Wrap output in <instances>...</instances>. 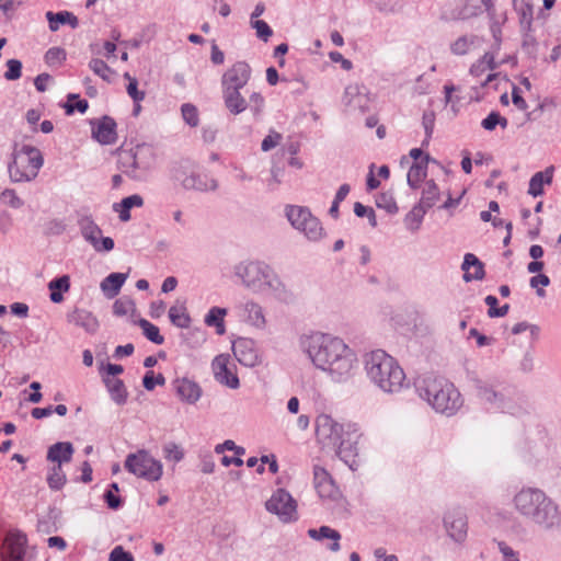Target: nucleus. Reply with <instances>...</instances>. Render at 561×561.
Returning a JSON list of instances; mask_svg holds the SVG:
<instances>
[{
  "mask_svg": "<svg viewBox=\"0 0 561 561\" xmlns=\"http://www.w3.org/2000/svg\"><path fill=\"white\" fill-rule=\"evenodd\" d=\"M144 205V199L140 195H130L122 199L121 203L114 204V210L119 214V219L122 221H128L130 219V209L133 207H141Z\"/></svg>",
  "mask_w": 561,
  "mask_h": 561,
  "instance_id": "31",
  "label": "nucleus"
},
{
  "mask_svg": "<svg viewBox=\"0 0 561 561\" xmlns=\"http://www.w3.org/2000/svg\"><path fill=\"white\" fill-rule=\"evenodd\" d=\"M92 137L102 145H113L117 140L116 123L108 116L92 125Z\"/></svg>",
  "mask_w": 561,
  "mask_h": 561,
  "instance_id": "18",
  "label": "nucleus"
},
{
  "mask_svg": "<svg viewBox=\"0 0 561 561\" xmlns=\"http://www.w3.org/2000/svg\"><path fill=\"white\" fill-rule=\"evenodd\" d=\"M316 438L322 448L334 449L339 458L350 463L359 454L364 434L357 423H340L322 413L316 419Z\"/></svg>",
  "mask_w": 561,
  "mask_h": 561,
  "instance_id": "2",
  "label": "nucleus"
},
{
  "mask_svg": "<svg viewBox=\"0 0 561 561\" xmlns=\"http://www.w3.org/2000/svg\"><path fill=\"white\" fill-rule=\"evenodd\" d=\"M252 27L255 28L257 37L263 39L264 42H267L273 34V31L270 27V25L263 20L252 21Z\"/></svg>",
  "mask_w": 561,
  "mask_h": 561,
  "instance_id": "52",
  "label": "nucleus"
},
{
  "mask_svg": "<svg viewBox=\"0 0 561 561\" xmlns=\"http://www.w3.org/2000/svg\"><path fill=\"white\" fill-rule=\"evenodd\" d=\"M172 179L184 190L211 191L217 187L216 181L206 173H198L194 163L180 162L172 170Z\"/></svg>",
  "mask_w": 561,
  "mask_h": 561,
  "instance_id": "7",
  "label": "nucleus"
},
{
  "mask_svg": "<svg viewBox=\"0 0 561 561\" xmlns=\"http://www.w3.org/2000/svg\"><path fill=\"white\" fill-rule=\"evenodd\" d=\"M513 8L519 16L520 25L529 30L534 20V5L531 0H513Z\"/></svg>",
  "mask_w": 561,
  "mask_h": 561,
  "instance_id": "28",
  "label": "nucleus"
},
{
  "mask_svg": "<svg viewBox=\"0 0 561 561\" xmlns=\"http://www.w3.org/2000/svg\"><path fill=\"white\" fill-rule=\"evenodd\" d=\"M415 387L437 412L454 414L462 404L460 392L445 378L426 375L416 379Z\"/></svg>",
  "mask_w": 561,
  "mask_h": 561,
  "instance_id": "3",
  "label": "nucleus"
},
{
  "mask_svg": "<svg viewBox=\"0 0 561 561\" xmlns=\"http://www.w3.org/2000/svg\"><path fill=\"white\" fill-rule=\"evenodd\" d=\"M329 56H330V59H331L332 61H334V62H341V65H342L343 69H345V70H350V69H352V66H353V65H352V61H351V60H348V59H345L341 53H339V51H331V53L329 54Z\"/></svg>",
  "mask_w": 561,
  "mask_h": 561,
  "instance_id": "62",
  "label": "nucleus"
},
{
  "mask_svg": "<svg viewBox=\"0 0 561 561\" xmlns=\"http://www.w3.org/2000/svg\"><path fill=\"white\" fill-rule=\"evenodd\" d=\"M306 351L313 365L335 381L347 380L356 369L355 353L339 337L312 334L307 339Z\"/></svg>",
  "mask_w": 561,
  "mask_h": 561,
  "instance_id": "1",
  "label": "nucleus"
},
{
  "mask_svg": "<svg viewBox=\"0 0 561 561\" xmlns=\"http://www.w3.org/2000/svg\"><path fill=\"white\" fill-rule=\"evenodd\" d=\"M108 561H134V557L130 552L125 551L122 546H117L111 551Z\"/></svg>",
  "mask_w": 561,
  "mask_h": 561,
  "instance_id": "58",
  "label": "nucleus"
},
{
  "mask_svg": "<svg viewBox=\"0 0 561 561\" xmlns=\"http://www.w3.org/2000/svg\"><path fill=\"white\" fill-rule=\"evenodd\" d=\"M426 164L427 160L424 159L421 162H414L408 172V183L412 187H416L419 183L426 176Z\"/></svg>",
  "mask_w": 561,
  "mask_h": 561,
  "instance_id": "40",
  "label": "nucleus"
},
{
  "mask_svg": "<svg viewBox=\"0 0 561 561\" xmlns=\"http://www.w3.org/2000/svg\"><path fill=\"white\" fill-rule=\"evenodd\" d=\"M43 162V156L37 148L28 145L15 147L12 162L9 164L11 181L21 183L34 180Z\"/></svg>",
  "mask_w": 561,
  "mask_h": 561,
  "instance_id": "6",
  "label": "nucleus"
},
{
  "mask_svg": "<svg viewBox=\"0 0 561 561\" xmlns=\"http://www.w3.org/2000/svg\"><path fill=\"white\" fill-rule=\"evenodd\" d=\"M124 78L128 80L127 93L135 103H140L145 99V92L138 90V81L131 77L128 72L124 75Z\"/></svg>",
  "mask_w": 561,
  "mask_h": 561,
  "instance_id": "45",
  "label": "nucleus"
},
{
  "mask_svg": "<svg viewBox=\"0 0 561 561\" xmlns=\"http://www.w3.org/2000/svg\"><path fill=\"white\" fill-rule=\"evenodd\" d=\"M282 135L276 131H271L262 141L261 148L263 151H268L275 148L282 140Z\"/></svg>",
  "mask_w": 561,
  "mask_h": 561,
  "instance_id": "57",
  "label": "nucleus"
},
{
  "mask_svg": "<svg viewBox=\"0 0 561 561\" xmlns=\"http://www.w3.org/2000/svg\"><path fill=\"white\" fill-rule=\"evenodd\" d=\"M546 494L540 490H522L515 496V506L520 514L531 517L540 503L545 502Z\"/></svg>",
  "mask_w": 561,
  "mask_h": 561,
  "instance_id": "14",
  "label": "nucleus"
},
{
  "mask_svg": "<svg viewBox=\"0 0 561 561\" xmlns=\"http://www.w3.org/2000/svg\"><path fill=\"white\" fill-rule=\"evenodd\" d=\"M69 323L81 327L89 332H94L98 329V320L92 313L84 309H75L67 316Z\"/></svg>",
  "mask_w": 561,
  "mask_h": 561,
  "instance_id": "24",
  "label": "nucleus"
},
{
  "mask_svg": "<svg viewBox=\"0 0 561 561\" xmlns=\"http://www.w3.org/2000/svg\"><path fill=\"white\" fill-rule=\"evenodd\" d=\"M227 314V310L219 307H213L209 309L208 313L205 317V323L208 327H215L218 334L225 333V317Z\"/></svg>",
  "mask_w": 561,
  "mask_h": 561,
  "instance_id": "35",
  "label": "nucleus"
},
{
  "mask_svg": "<svg viewBox=\"0 0 561 561\" xmlns=\"http://www.w3.org/2000/svg\"><path fill=\"white\" fill-rule=\"evenodd\" d=\"M236 274L242 283L253 290H273L279 298L286 299L289 294L273 270L262 262H242L236 266Z\"/></svg>",
  "mask_w": 561,
  "mask_h": 561,
  "instance_id": "5",
  "label": "nucleus"
},
{
  "mask_svg": "<svg viewBox=\"0 0 561 561\" xmlns=\"http://www.w3.org/2000/svg\"><path fill=\"white\" fill-rule=\"evenodd\" d=\"M499 548L505 561H519L517 553L504 542H500Z\"/></svg>",
  "mask_w": 561,
  "mask_h": 561,
  "instance_id": "60",
  "label": "nucleus"
},
{
  "mask_svg": "<svg viewBox=\"0 0 561 561\" xmlns=\"http://www.w3.org/2000/svg\"><path fill=\"white\" fill-rule=\"evenodd\" d=\"M251 77V68L247 62L232 65L222 76V90H240Z\"/></svg>",
  "mask_w": 561,
  "mask_h": 561,
  "instance_id": "12",
  "label": "nucleus"
},
{
  "mask_svg": "<svg viewBox=\"0 0 561 561\" xmlns=\"http://www.w3.org/2000/svg\"><path fill=\"white\" fill-rule=\"evenodd\" d=\"M65 58V50L58 47L50 48L45 55V60L48 65L60 64Z\"/></svg>",
  "mask_w": 561,
  "mask_h": 561,
  "instance_id": "56",
  "label": "nucleus"
},
{
  "mask_svg": "<svg viewBox=\"0 0 561 561\" xmlns=\"http://www.w3.org/2000/svg\"><path fill=\"white\" fill-rule=\"evenodd\" d=\"M68 104L66 105V111L68 114L73 113L76 110L80 113H84L88 110V101L79 99L77 94H69Z\"/></svg>",
  "mask_w": 561,
  "mask_h": 561,
  "instance_id": "49",
  "label": "nucleus"
},
{
  "mask_svg": "<svg viewBox=\"0 0 561 561\" xmlns=\"http://www.w3.org/2000/svg\"><path fill=\"white\" fill-rule=\"evenodd\" d=\"M265 506L268 512L276 514L285 523L297 519L296 501L283 489H278Z\"/></svg>",
  "mask_w": 561,
  "mask_h": 561,
  "instance_id": "10",
  "label": "nucleus"
},
{
  "mask_svg": "<svg viewBox=\"0 0 561 561\" xmlns=\"http://www.w3.org/2000/svg\"><path fill=\"white\" fill-rule=\"evenodd\" d=\"M182 117L191 127H196L199 123L198 111L191 103H185L181 107Z\"/></svg>",
  "mask_w": 561,
  "mask_h": 561,
  "instance_id": "47",
  "label": "nucleus"
},
{
  "mask_svg": "<svg viewBox=\"0 0 561 561\" xmlns=\"http://www.w3.org/2000/svg\"><path fill=\"white\" fill-rule=\"evenodd\" d=\"M48 288L50 290V300L59 304L64 300L62 291H68L70 288V278L67 275L55 278L49 282Z\"/></svg>",
  "mask_w": 561,
  "mask_h": 561,
  "instance_id": "33",
  "label": "nucleus"
},
{
  "mask_svg": "<svg viewBox=\"0 0 561 561\" xmlns=\"http://www.w3.org/2000/svg\"><path fill=\"white\" fill-rule=\"evenodd\" d=\"M530 519L543 527H553L559 525L561 517L558 506L550 499L545 496V502L538 505Z\"/></svg>",
  "mask_w": 561,
  "mask_h": 561,
  "instance_id": "16",
  "label": "nucleus"
},
{
  "mask_svg": "<svg viewBox=\"0 0 561 561\" xmlns=\"http://www.w3.org/2000/svg\"><path fill=\"white\" fill-rule=\"evenodd\" d=\"M314 486L319 495L323 499H333L339 490L332 480L330 473L322 467L316 466L313 469Z\"/></svg>",
  "mask_w": 561,
  "mask_h": 561,
  "instance_id": "19",
  "label": "nucleus"
},
{
  "mask_svg": "<svg viewBox=\"0 0 561 561\" xmlns=\"http://www.w3.org/2000/svg\"><path fill=\"white\" fill-rule=\"evenodd\" d=\"M366 371L371 382L385 392H397L404 383L405 374L398 362L381 350L373 351L366 358Z\"/></svg>",
  "mask_w": 561,
  "mask_h": 561,
  "instance_id": "4",
  "label": "nucleus"
},
{
  "mask_svg": "<svg viewBox=\"0 0 561 561\" xmlns=\"http://www.w3.org/2000/svg\"><path fill=\"white\" fill-rule=\"evenodd\" d=\"M553 171V167H549L545 171L535 173L529 181L528 193L534 197L542 195L543 186L552 182Z\"/></svg>",
  "mask_w": 561,
  "mask_h": 561,
  "instance_id": "25",
  "label": "nucleus"
},
{
  "mask_svg": "<svg viewBox=\"0 0 561 561\" xmlns=\"http://www.w3.org/2000/svg\"><path fill=\"white\" fill-rule=\"evenodd\" d=\"M139 327L141 328L142 333L149 341H151L158 345H160L164 342L163 336L160 334L159 328L157 325L152 324L151 322H149L148 320L140 319Z\"/></svg>",
  "mask_w": 561,
  "mask_h": 561,
  "instance_id": "41",
  "label": "nucleus"
},
{
  "mask_svg": "<svg viewBox=\"0 0 561 561\" xmlns=\"http://www.w3.org/2000/svg\"><path fill=\"white\" fill-rule=\"evenodd\" d=\"M426 209L427 208H425L421 203H419V205L414 206L412 210L408 214L405 218L407 224L411 226L414 224V226L417 227Z\"/></svg>",
  "mask_w": 561,
  "mask_h": 561,
  "instance_id": "54",
  "label": "nucleus"
},
{
  "mask_svg": "<svg viewBox=\"0 0 561 561\" xmlns=\"http://www.w3.org/2000/svg\"><path fill=\"white\" fill-rule=\"evenodd\" d=\"M286 216L291 226L301 231L309 240L317 241L323 236L321 222L301 206H288Z\"/></svg>",
  "mask_w": 561,
  "mask_h": 561,
  "instance_id": "9",
  "label": "nucleus"
},
{
  "mask_svg": "<svg viewBox=\"0 0 561 561\" xmlns=\"http://www.w3.org/2000/svg\"><path fill=\"white\" fill-rule=\"evenodd\" d=\"M127 276L123 273H112L101 283V288L110 297H114L118 294L119 289L124 285Z\"/></svg>",
  "mask_w": 561,
  "mask_h": 561,
  "instance_id": "34",
  "label": "nucleus"
},
{
  "mask_svg": "<svg viewBox=\"0 0 561 561\" xmlns=\"http://www.w3.org/2000/svg\"><path fill=\"white\" fill-rule=\"evenodd\" d=\"M7 66H8V70L5 71L4 73V78L7 80H18L22 72V64L20 60L18 59H10L8 60L7 62Z\"/></svg>",
  "mask_w": 561,
  "mask_h": 561,
  "instance_id": "53",
  "label": "nucleus"
},
{
  "mask_svg": "<svg viewBox=\"0 0 561 561\" xmlns=\"http://www.w3.org/2000/svg\"><path fill=\"white\" fill-rule=\"evenodd\" d=\"M500 125L503 129H505L508 125L507 118L502 116L499 112H491L482 122L481 126L485 130H493L495 127Z\"/></svg>",
  "mask_w": 561,
  "mask_h": 561,
  "instance_id": "42",
  "label": "nucleus"
},
{
  "mask_svg": "<svg viewBox=\"0 0 561 561\" xmlns=\"http://www.w3.org/2000/svg\"><path fill=\"white\" fill-rule=\"evenodd\" d=\"M243 312L247 321L256 328H262L265 324V318L262 308L255 302H247L243 306Z\"/></svg>",
  "mask_w": 561,
  "mask_h": 561,
  "instance_id": "36",
  "label": "nucleus"
},
{
  "mask_svg": "<svg viewBox=\"0 0 561 561\" xmlns=\"http://www.w3.org/2000/svg\"><path fill=\"white\" fill-rule=\"evenodd\" d=\"M445 528L451 539L462 542L467 538L468 523L466 515L459 510L449 511L444 518Z\"/></svg>",
  "mask_w": 561,
  "mask_h": 561,
  "instance_id": "13",
  "label": "nucleus"
},
{
  "mask_svg": "<svg viewBox=\"0 0 561 561\" xmlns=\"http://www.w3.org/2000/svg\"><path fill=\"white\" fill-rule=\"evenodd\" d=\"M222 93L225 104L232 114H240L248 107V103L241 95L240 90H222Z\"/></svg>",
  "mask_w": 561,
  "mask_h": 561,
  "instance_id": "30",
  "label": "nucleus"
},
{
  "mask_svg": "<svg viewBox=\"0 0 561 561\" xmlns=\"http://www.w3.org/2000/svg\"><path fill=\"white\" fill-rule=\"evenodd\" d=\"M163 455L167 460L179 462L183 459L184 451L179 445L169 443L163 447Z\"/></svg>",
  "mask_w": 561,
  "mask_h": 561,
  "instance_id": "48",
  "label": "nucleus"
},
{
  "mask_svg": "<svg viewBox=\"0 0 561 561\" xmlns=\"http://www.w3.org/2000/svg\"><path fill=\"white\" fill-rule=\"evenodd\" d=\"M308 535L314 540L330 539L332 541L330 546L332 551H337L340 549L339 541L341 539V535L335 529H332L328 526H321L319 529H309Z\"/></svg>",
  "mask_w": 561,
  "mask_h": 561,
  "instance_id": "32",
  "label": "nucleus"
},
{
  "mask_svg": "<svg viewBox=\"0 0 561 561\" xmlns=\"http://www.w3.org/2000/svg\"><path fill=\"white\" fill-rule=\"evenodd\" d=\"M438 198H439V191H438L437 185L433 181L425 182L423 190H422V196H421L420 203L425 208L428 209L435 205V203L438 201Z\"/></svg>",
  "mask_w": 561,
  "mask_h": 561,
  "instance_id": "38",
  "label": "nucleus"
},
{
  "mask_svg": "<svg viewBox=\"0 0 561 561\" xmlns=\"http://www.w3.org/2000/svg\"><path fill=\"white\" fill-rule=\"evenodd\" d=\"M105 386L113 401L124 404L127 401L128 392L123 380L113 377H103Z\"/></svg>",
  "mask_w": 561,
  "mask_h": 561,
  "instance_id": "29",
  "label": "nucleus"
},
{
  "mask_svg": "<svg viewBox=\"0 0 561 561\" xmlns=\"http://www.w3.org/2000/svg\"><path fill=\"white\" fill-rule=\"evenodd\" d=\"M211 369L218 382L231 389L239 387L240 382L236 374V366L231 363L229 355L220 354L216 356L211 363Z\"/></svg>",
  "mask_w": 561,
  "mask_h": 561,
  "instance_id": "11",
  "label": "nucleus"
},
{
  "mask_svg": "<svg viewBox=\"0 0 561 561\" xmlns=\"http://www.w3.org/2000/svg\"><path fill=\"white\" fill-rule=\"evenodd\" d=\"M549 284H550V279L545 274H539V275L533 276L530 278V286L534 288H538L539 286L546 287Z\"/></svg>",
  "mask_w": 561,
  "mask_h": 561,
  "instance_id": "64",
  "label": "nucleus"
},
{
  "mask_svg": "<svg viewBox=\"0 0 561 561\" xmlns=\"http://www.w3.org/2000/svg\"><path fill=\"white\" fill-rule=\"evenodd\" d=\"M67 482L66 473L62 470V465L51 463L47 474V483L51 490H60Z\"/></svg>",
  "mask_w": 561,
  "mask_h": 561,
  "instance_id": "37",
  "label": "nucleus"
},
{
  "mask_svg": "<svg viewBox=\"0 0 561 561\" xmlns=\"http://www.w3.org/2000/svg\"><path fill=\"white\" fill-rule=\"evenodd\" d=\"M169 319L178 328L186 329L191 325V317L184 301H176L169 309Z\"/></svg>",
  "mask_w": 561,
  "mask_h": 561,
  "instance_id": "26",
  "label": "nucleus"
},
{
  "mask_svg": "<svg viewBox=\"0 0 561 561\" xmlns=\"http://www.w3.org/2000/svg\"><path fill=\"white\" fill-rule=\"evenodd\" d=\"M376 205L389 214H396L399 209L392 194L389 193L379 194L376 199Z\"/></svg>",
  "mask_w": 561,
  "mask_h": 561,
  "instance_id": "46",
  "label": "nucleus"
},
{
  "mask_svg": "<svg viewBox=\"0 0 561 561\" xmlns=\"http://www.w3.org/2000/svg\"><path fill=\"white\" fill-rule=\"evenodd\" d=\"M462 270L465 272L463 279L481 280L484 277V267L482 262L472 253H467L463 259Z\"/></svg>",
  "mask_w": 561,
  "mask_h": 561,
  "instance_id": "23",
  "label": "nucleus"
},
{
  "mask_svg": "<svg viewBox=\"0 0 561 561\" xmlns=\"http://www.w3.org/2000/svg\"><path fill=\"white\" fill-rule=\"evenodd\" d=\"M174 389L180 399L186 403H195L202 396V389L195 381L188 378H180L174 381Z\"/></svg>",
  "mask_w": 561,
  "mask_h": 561,
  "instance_id": "20",
  "label": "nucleus"
},
{
  "mask_svg": "<svg viewBox=\"0 0 561 561\" xmlns=\"http://www.w3.org/2000/svg\"><path fill=\"white\" fill-rule=\"evenodd\" d=\"M354 213L357 217H364V216H368V217H371L373 219H375V213H374V209L370 208V207H366L365 205H363L362 203L359 202H356L354 204Z\"/></svg>",
  "mask_w": 561,
  "mask_h": 561,
  "instance_id": "59",
  "label": "nucleus"
},
{
  "mask_svg": "<svg viewBox=\"0 0 561 561\" xmlns=\"http://www.w3.org/2000/svg\"><path fill=\"white\" fill-rule=\"evenodd\" d=\"M0 199L3 204L13 208H19L23 205L22 199L16 195L14 190L7 188L1 193Z\"/></svg>",
  "mask_w": 561,
  "mask_h": 561,
  "instance_id": "51",
  "label": "nucleus"
},
{
  "mask_svg": "<svg viewBox=\"0 0 561 561\" xmlns=\"http://www.w3.org/2000/svg\"><path fill=\"white\" fill-rule=\"evenodd\" d=\"M49 80H50V76L48 73L38 75L34 81L35 88L39 92H44L47 88V83L49 82Z\"/></svg>",
  "mask_w": 561,
  "mask_h": 561,
  "instance_id": "63",
  "label": "nucleus"
},
{
  "mask_svg": "<svg viewBox=\"0 0 561 561\" xmlns=\"http://www.w3.org/2000/svg\"><path fill=\"white\" fill-rule=\"evenodd\" d=\"M73 446L69 442H60L51 445L47 451V460L51 463H69L73 455Z\"/></svg>",
  "mask_w": 561,
  "mask_h": 561,
  "instance_id": "21",
  "label": "nucleus"
},
{
  "mask_svg": "<svg viewBox=\"0 0 561 561\" xmlns=\"http://www.w3.org/2000/svg\"><path fill=\"white\" fill-rule=\"evenodd\" d=\"M232 351L238 362L244 366L253 367L259 364L260 358L254 342L249 339H238Z\"/></svg>",
  "mask_w": 561,
  "mask_h": 561,
  "instance_id": "17",
  "label": "nucleus"
},
{
  "mask_svg": "<svg viewBox=\"0 0 561 561\" xmlns=\"http://www.w3.org/2000/svg\"><path fill=\"white\" fill-rule=\"evenodd\" d=\"M90 69L103 80L110 82L112 80V69L101 59H92L89 64Z\"/></svg>",
  "mask_w": 561,
  "mask_h": 561,
  "instance_id": "43",
  "label": "nucleus"
},
{
  "mask_svg": "<svg viewBox=\"0 0 561 561\" xmlns=\"http://www.w3.org/2000/svg\"><path fill=\"white\" fill-rule=\"evenodd\" d=\"M164 383H165L164 376L161 374H158L157 376H154L152 370L147 371L142 379V385H144L145 389H147L149 391L153 390L157 385L163 386Z\"/></svg>",
  "mask_w": 561,
  "mask_h": 561,
  "instance_id": "50",
  "label": "nucleus"
},
{
  "mask_svg": "<svg viewBox=\"0 0 561 561\" xmlns=\"http://www.w3.org/2000/svg\"><path fill=\"white\" fill-rule=\"evenodd\" d=\"M46 19L48 21L49 28L53 32H56L60 27V25L64 24H69L72 28H76L78 26L77 16L68 11H60L57 13L48 11L46 13Z\"/></svg>",
  "mask_w": 561,
  "mask_h": 561,
  "instance_id": "27",
  "label": "nucleus"
},
{
  "mask_svg": "<svg viewBox=\"0 0 561 561\" xmlns=\"http://www.w3.org/2000/svg\"><path fill=\"white\" fill-rule=\"evenodd\" d=\"M125 468L134 476L150 482L160 480L163 474L161 461L144 449L129 454L125 460Z\"/></svg>",
  "mask_w": 561,
  "mask_h": 561,
  "instance_id": "8",
  "label": "nucleus"
},
{
  "mask_svg": "<svg viewBox=\"0 0 561 561\" xmlns=\"http://www.w3.org/2000/svg\"><path fill=\"white\" fill-rule=\"evenodd\" d=\"M435 123V114L433 112H425L423 114V126L425 128L427 137L431 136Z\"/></svg>",
  "mask_w": 561,
  "mask_h": 561,
  "instance_id": "61",
  "label": "nucleus"
},
{
  "mask_svg": "<svg viewBox=\"0 0 561 561\" xmlns=\"http://www.w3.org/2000/svg\"><path fill=\"white\" fill-rule=\"evenodd\" d=\"M478 41V37L474 35H463L457 38L455 42L450 45V50L453 54L461 56L466 55L470 51L472 46H474L476 42Z\"/></svg>",
  "mask_w": 561,
  "mask_h": 561,
  "instance_id": "39",
  "label": "nucleus"
},
{
  "mask_svg": "<svg viewBox=\"0 0 561 561\" xmlns=\"http://www.w3.org/2000/svg\"><path fill=\"white\" fill-rule=\"evenodd\" d=\"M26 537L19 533L9 534L2 548L3 561H24Z\"/></svg>",
  "mask_w": 561,
  "mask_h": 561,
  "instance_id": "15",
  "label": "nucleus"
},
{
  "mask_svg": "<svg viewBox=\"0 0 561 561\" xmlns=\"http://www.w3.org/2000/svg\"><path fill=\"white\" fill-rule=\"evenodd\" d=\"M264 105H265V100L261 93L253 92L249 96V107L255 115L260 114L263 111Z\"/></svg>",
  "mask_w": 561,
  "mask_h": 561,
  "instance_id": "55",
  "label": "nucleus"
},
{
  "mask_svg": "<svg viewBox=\"0 0 561 561\" xmlns=\"http://www.w3.org/2000/svg\"><path fill=\"white\" fill-rule=\"evenodd\" d=\"M496 68L495 57L491 53H485L476 64H473L470 68V73L476 77H481L485 72H488L486 78L482 81V85H485L493 78H495L494 73H491Z\"/></svg>",
  "mask_w": 561,
  "mask_h": 561,
  "instance_id": "22",
  "label": "nucleus"
},
{
  "mask_svg": "<svg viewBox=\"0 0 561 561\" xmlns=\"http://www.w3.org/2000/svg\"><path fill=\"white\" fill-rule=\"evenodd\" d=\"M83 237L93 244L95 250L100 251L99 237L101 234L100 228L92 221L82 226Z\"/></svg>",
  "mask_w": 561,
  "mask_h": 561,
  "instance_id": "44",
  "label": "nucleus"
}]
</instances>
